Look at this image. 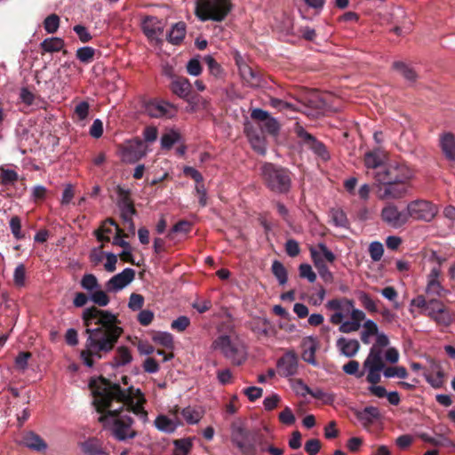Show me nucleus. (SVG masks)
I'll return each instance as SVG.
<instances>
[{"mask_svg":"<svg viewBox=\"0 0 455 455\" xmlns=\"http://www.w3.org/2000/svg\"><path fill=\"white\" fill-rule=\"evenodd\" d=\"M90 387L94 395L93 404L97 411L101 413L99 421L104 427L112 423V434L119 441L135 437L137 433L131 429L133 419L119 414L126 406L127 411L140 416L143 420L148 419V412L143 407L146 399L140 389L132 386L122 388L119 384L104 377L99 378V383L91 381Z\"/></svg>","mask_w":455,"mask_h":455,"instance_id":"f257e3e1","label":"nucleus"},{"mask_svg":"<svg viewBox=\"0 0 455 455\" xmlns=\"http://www.w3.org/2000/svg\"><path fill=\"white\" fill-rule=\"evenodd\" d=\"M186 36V24L183 21L175 23L167 35V40L172 44H180Z\"/></svg>","mask_w":455,"mask_h":455,"instance_id":"c85d7f7f","label":"nucleus"},{"mask_svg":"<svg viewBox=\"0 0 455 455\" xmlns=\"http://www.w3.org/2000/svg\"><path fill=\"white\" fill-rule=\"evenodd\" d=\"M82 319L87 339L80 352V359L85 366L92 368L97 360L113 351L124 330L117 315L94 306L83 312Z\"/></svg>","mask_w":455,"mask_h":455,"instance_id":"f03ea898","label":"nucleus"},{"mask_svg":"<svg viewBox=\"0 0 455 455\" xmlns=\"http://www.w3.org/2000/svg\"><path fill=\"white\" fill-rule=\"evenodd\" d=\"M204 61L208 66L210 73L214 76L215 77H218L220 76L222 72V68L220 65L215 60V59L211 56L207 55L204 58Z\"/></svg>","mask_w":455,"mask_h":455,"instance_id":"4d7b16f0","label":"nucleus"},{"mask_svg":"<svg viewBox=\"0 0 455 455\" xmlns=\"http://www.w3.org/2000/svg\"><path fill=\"white\" fill-rule=\"evenodd\" d=\"M312 260L320 276L323 279V281L326 283H332V273L329 270L328 267L326 266L323 259L320 258V256L315 251H312Z\"/></svg>","mask_w":455,"mask_h":455,"instance_id":"c756f323","label":"nucleus"},{"mask_svg":"<svg viewBox=\"0 0 455 455\" xmlns=\"http://www.w3.org/2000/svg\"><path fill=\"white\" fill-rule=\"evenodd\" d=\"M285 252L291 258L297 257L300 252L299 243L294 239H288L285 243Z\"/></svg>","mask_w":455,"mask_h":455,"instance_id":"338daca9","label":"nucleus"},{"mask_svg":"<svg viewBox=\"0 0 455 455\" xmlns=\"http://www.w3.org/2000/svg\"><path fill=\"white\" fill-rule=\"evenodd\" d=\"M326 308L335 311L330 317L332 324L339 325L342 333L357 331L366 315L363 311L355 307V301L347 298H337L326 303Z\"/></svg>","mask_w":455,"mask_h":455,"instance_id":"7ed1b4c3","label":"nucleus"},{"mask_svg":"<svg viewBox=\"0 0 455 455\" xmlns=\"http://www.w3.org/2000/svg\"><path fill=\"white\" fill-rule=\"evenodd\" d=\"M91 299L100 307H105L109 303V298L103 291H96L92 292Z\"/></svg>","mask_w":455,"mask_h":455,"instance_id":"0e129e2a","label":"nucleus"},{"mask_svg":"<svg viewBox=\"0 0 455 455\" xmlns=\"http://www.w3.org/2000/svg\"><path fill=\"white\" fill-rule=\"evenodd\" d=\"M376 184V196L379 200L400 199L405 195L403 190L398 187H394L390 183Z\"/></svg>","mask_w":455,"mask_h":455,"instance_id":"6ab92c4d","label":"nucleus"},{"mask_svg":"<svg viewBox=\"0 0 455 455\" xmlns=\"http://www.w3.org/2000/svg\"><path fill=\"white\" fill-rule=\"evenodd\" d=\"M312 251H315L320 256V258L323 259V261L325 259L326 261L332 263L336 259L334 253L330 251L328 247L323 243H318L315 248H310L311 255Z\"/></svg>","mask_w":455,"mask_h":455,"instance_id":"58836bf2","label":"nucleus"},{"mask_svg":"<svg viewBox=\"0 0 455 455\" xmlns=\"http://www.w3.org/2000/svg\"><path fill=\"white\" fill-rule=\"evenodd\" d=\"M26 280V267L23 264H19L14 269L13 273V282L14 284L18 287H22L25 285Z\"/></svg>","mask_w":455,"mask_h":455,"instance_id":"864d4df0","label":"nucleus"},{"mask_svg":"<svg viewBox=\"0 0 455 455\" xmlns=\"http://www.w3.org/2000/svg\"><path fill=\"white\" fill-rule=\"evenodd\" d=\"M340 354L346 357H354L360 349V343L357 339H347L344 337L338 339L336 343Z\"/></svg>","mask_w":455,"mask_h":455,"instance_id":"4be33fe9","label":"nucleus"},{"mask_svg":"<svg viewBox=\"0 0 455 455\" xmlns=\"http://www.w3.org/2000/svg\"><path fill=\"white\" fill-rule=\"evenodd\" d=\"M293 131L301 146L311 150L317 157L324 162L330 159L331 156L326 146L314 135L307 132L302 125L296 123Z\"/></svg>","mask_w":455,"mask_h":455,"instance_id":"1a4fd4ad","label":"nucleus"},{"mask_svg":"<svg viewBox=\"0 0 455 455\" xmlns=\"http://www.w3.org/2000/svg\"><path fill=\"white\" fill-rule=\"evenodd\" d=\"M383 373L386 378L398 377L400 379H405L408 376L407 370L403 366L387 367L384 369Z\"/></svg>","mask_w":455,"mask_h":455,"instance_id":"603ef678","label":"nucleus"},{"mask_svg":"<svg viewBox=\"0 0 455 455\" xmlns=\"http://www.w3.org/2000/svg\"><path fill=\"white\" fill-rule=\"evenodd\" d=\"M239 72L242 78L251 87H258L260 85V76L258 72L252 69L247 64L239 66Z\"/></svg>","mask_w":455,"mask_h":455,"instance_id":"cd10ccee","label":"nucleus"},{"mask_svg":"<svg viewBox=\"0 0 455 455\" xmlns=\"http://www.w3.org/2000/svg\"><path fill=\"white\" fill-rule=\"evenodd\" d=\"M385 156L379 150L369 151L364 155L363 163L366 168L376 171L381 170L384 164Z\"/></svg>","mask_w":455,"mask_h":455,"instance_id":"a878e982","label":"nucleus"},{"mask_svg":"<svg viewBox=\"0 0 455 455\" xmlns=\"http://www.w3.org/2000/svg\"><path fill=\"white\" fill-rule=\"evenodd\" d=\"M191 229H192L191 222L185 220H180L169 231V233L167 234V238L172 240L174 238L173 234L181 233V234L187 235L191 231Z\"/></svg>","mask_w":455,"mask_h":455,"instance_id":"ea45409f","label":"nucleus"},{"mask_svg":"<svg viewBox=\"0 0 455 455\" xmlns=\"http://www.w3.org/2000/svg\"><path fill=\"white\" fill-rule=\"evenodd\" d=\"M155 425L161 431L172 433L175 430V425L172 420L164 415H160L156 419Z\"/></svg>","mask_w":455,"mask_h":455,"instance_id":"79ce46f5","label":"nucleus"},{"mask_svg":"<svg viewBox=\"0 0 455 455\" xmlns=\"http://www.w3.org/2000/svg\"><path fill=\"white\" fill-rule=\"evenodd\" d=\"M440 147L445 158L449 161H455V136L447 132L440 138Z\"/></svg>","mask_w":455,"mask_h":455,"instance_id":"b1692460","label":"nucleus"},{"mask_svg":"<svg viewBox=\"0 0 455 455\" xmlns=\"http://www.w3.org/2000/svg\"><path fill=\"white\" fill-rule=\"evenodd\" d=\"M279 128L280 126L278 122L272 116L267 117V119L260 124V129L272 135L276 134L279 131Z\"/></svg>","mask_w":455,"mask_h":455,"instance_id":"8fccbe9b","label":"nucleus"},{"mask_svg":"<svg viewBox=\"0 0 455 455\" xmlns=\"http://www.w3.org/2000/svg\"><path fill=\"white\" fill-rule=\"evenodd\" d=\"M264 185L276 194H286L291 187V172L281 165L264 163L260 167Z\"/></svg>","mask_w":455,"mask_h":455,"instance_id":"39448f33","label":"nucleus"},{"mask_svg":"<svg viewBox=\"0 0 455 455\" xmlns=\"http://www.w3.org/2000/svg\"><path fill=\"white\" fill-rule=\"evenodd\" d=\"M83 450L87 455H106L102 449L94 443H85Z\"/></svg>","mask_w":455,"mask_h":455,"instance_id":"774afa93","label":"nucleus"},{"mask_svg":"<svg viewBox=\"0 0 455 455\" xmlns=\"http://www.w3.org/2000/svg\"><path fill=\"white\" fill-rule=\"evenodd\" d=\"M437 212V207L427 200H414L407 205L408 218L417 220L429 222L435 217Z\"/></svg>","mask_w":455,"mask_h":455,"instance_id":"9d476101","label":"nucleus"},{"mask_svg":"<svg viewBox=\"0 0 455 455\" xmlns=\"http://www.w3.org/2000/svg\"><path fill=\"white\" fill-rule=\"evenodd\" d=\"M165 75L172 78L170 89L172 93L180 99L190 101L189 96L191 94L192 85L189 80L187 77L173 75L172 69L166 70Z\"/></svg>","mask_w":455,"mask_h":455,"instance_id":"ddd939ff","label":"nucleus"},{"mask_svg":"<svg viewBox=\"0 0 455 455\" xmlns=\"http://www.w3.org/2000/svg\"><path fill=\"white\" fill-rule=\"evenodd\" d=\"M245 132L254 151L259 155L264 156L266 154L267 148L265 139L262 134L247 127L245 128Z\"/></svg>","mask_w":455,"mask_h":455,"instance_id":"bb28decb","label":"nucleus"},{"mask_svg":"<svg viewBox=\"0 0 455 455\" xmlns=\"http://www.w3.org/2000/svg\"><path fill=\"white\" fill-rule=\"evenodd\" d=\"M10 228L13 236L17 240L24 238V235L21 233V220L19 216H12L10 220Z\"/></svg>","mask_w":455,"mask_h":455,"instance_id":"6e6d98bb","label":"nucleus"},{"mask_svg":"<svg viewBox=\"0 0 455 455\" xmlns=\"http://www.w3.org/2000/svg\"><path fill=\"white\" fill-rule=\"evenodd\" d=\"M393 68L411 83H414L418 78L416 71L403 61H395L393 63Z\"/></svg>","mask_w":455,"mask_h":455,"instance_id":"2f4dec72","label":"nucleus"},{"mask_svg":"<svg viewBox=\"0 0 455 455\" xmlns=\"http://www.w3.org/2000/svg\"><path fill=\"white\" fill-rule=\"evenodd\" d=\"M180 139V135L176 131H170L169 132L164 133L161 137V146L164 149H171L172 146L178 142Z\"/></svg>","mask_w":455,"mask_h":455,"instance_id":"a19ab883","label":"nucleus"},{"mask_svg":"<svg viewBox=\"0 0 455 455\" xmlns=\"http://www.w3.org/2000/svg\"><path fill=\"white\" fill-rule=\"evenodd\" d=\"M132 361V355L129 347L125 346L118 347L115 355L109 363L113 368H118L129 364Z\"/></svg>","mask_w":455,"mask_h":455,"instance_id":"393cba45","label":"nucleus"},{"mask_svg":"<svg viewBox=\"0 0 455 455\" xmlns=\"http://www.w3.org/2000/svg\"><path fill=\"white\" fill-rule=\"evenodd\" d=\"M22 443L30 450L36 451H44L47 448L44 440L35 432H28L22 437Z\"/></svg>","mask_w":455,"mask_h":455,"instance_id":"5701e85b","label":"nucleus"},{"mask_svg":"<svg viewBox=\"0 0 455 455\" xmlns=\"http://www.w3.org/2000/svg\"><path fill=\"white\" fill-rule=\"evenodd\" d=\"M181 415L188 424H196L202 418L201 412L191 407L184 408L181 411Z\"/></svg>","mask_w":455,"mask_h":455,"instance_id":"de8ad7c7","label":"nucleus"},{"mask_svg":"<svg viewBox=\"0 0 455 455\" xmlns=\"http://www.w3.org/2000/svg\"><path fill=\"white\" fill-rule=\"evenodd\" d=\"M60 27V17L55 14H50L44 20V28L49 34L55 33Z\"/></svg>","mask_w":455,"mask_h":455,"instance_id":"37998d69","label":"nucleus"},{"mask_svg":"<svg viewBox=\"0 0 455 455\" xmlns=\"http://www.w3.org/2000/svg\"><path fill=\"white\" fill-rule=\"evenodd\" d=\"M380 217L383 222L394 228L403 227L409 220L408 212L399 211L398 207L394 204H387L384 206L381 210Z\"/></svg>","mask_w":455,"mask_h":455,"instance_id":"9b49d317","label":"nucleus"},{"mask_svg":"<svg viewBox=\"0 0 455 455\" xmlns=\"http://www.w3.org/2000/svg\"><path fill=\"white\" fill-rule=\"evenodd\" d=\"M117 195L119 197L118 205L121 209V218L124 220L125 218H131L132 215H135L137 211L132 200L131 199L129 190L118 187Z\"/></svg>","mask_w":455,"mask_h":455,"instance_id":"a211bd4d","label":"nucleus"},{"mask_svg":"<svg viewBox=\"0 0 455 455\" xmlns=\"http://www.w3.org/2000/svg\"><path fill=\"white\" fill-rule=\"evenodd\" d=\"M271 270H272L273 275L277 278V280L281 285H283L287 283V280H288L287 270L284 267V266L283 265V263H281L278 260H275L272 264Z\"/></svg>","mask_w":455,"mask_h":455,"instance_id":"e433bc0d","label":"nucleus"},{"mask_svg":"<svg viewBox=\"0 0 455 455\" xmlns=\"http://www.w3.org/2000/svg\"><path fill=\"white\" fill-rule=\"evenodd\" d=\"M89 103L87 101H81L76 106L74 113L77 116L78 120L84 121L89 115Z\"/></svg>","mask_w":455,"mask_h":455,"instance_id":"680f3d73","label":"nucleus"},{"mask_svg":"<svg viewBox=\"0 0 455 455\" xmlns=\"http://www.w3.org/2000/svg\"><path fill=\"white\" fill-rule=\"evenodd\" d=\"M364 369L384 370L385 363L382 358V350L377 346H372L369 355L363 362Z\"/></svg>","mask_w":455,"mask_h":455,"instance_id":"aec40b11","label":"nucleus"},{"mask_svg":"<svg viewBox=\"0 0 455 455\" xmlns=\"http://www.w3.org/2000/svg\"><path fill=\"white\" fill-rule=\"evenodd\" d=\"M256 433H253L241 425H232L231 442L237 447L242 455L257 454Z\"/></svg>","mask_w":455,"mask_h":455,"instance_id":"0eeeda50","label":"nucleus"},{"mask_svg":"<svg viewBox=\"0 0 455 455\" xmlns=\"http://www.w3.org/2000/svg\"><path fill=\"white\" fill-rule=\"evenodd\" d=\"M414 176L413 170L403 161L392 160L385 164L381 170L373 172V179L379 183H390L398 187L406 195L409 183Z\"/></svg>","mask_w":455,"mask_h":455,"instance_id":"20e7f679","label":"nucleus"},{"mask_svg":"<svg viewBox=\"0 0 455 455\" xmlns=\"http://www.w3.org/2000/svg\"><path fill=\"white\" fill-rule=\"evenodd\" d=\"M299 275L302 278H306L310 283H314L316 280V275L312 270V267L310 265L303 263L299 265Z\"/></svg>","mask_w":455,"mask_h":455,"instance_id":"e2e57ef3","label":"nucleus"},{"mask_svg":"<svg viewBox=\"0 0 455 455\" xmlns=\"http://www.w3.org/2000/svg\"><path fill=\"white\" fill-rule=\"evenodd\" d=\"M363 326L364 330L361 332V340L363 344H369L370 337L378 334V325L372 320L368 319Z\"/></svg>","mask_w":455,"mask_h":455,"instance_id":"473e14b6","label":"nucleus"},{"mask_svg":"<svg viewBox=\"0 0 455 455\" xmlns=\"http://www.w3.org/2000/svg\"><path fill=\"white\" fill-rule=\"evenodd\" d=\"M144 305V297L138 293H132L130 296L128 307L132 311H137L142 308Z\"/></svg>","mask_w":455,"mask_h":455,"instance_id":"69168bd1","label":"nucleus"},{"mask_svg":"<svg viewBox=\"0 0 455 455\" xmlns=\"http://www.w3.org/2000/svg\"><path fill=\"white\" fill-rule=\"evenodd\" d=\"M427 292L428 294L443 297L445 295L447 291L443 288L440 282L427 281Z\"/></svg>","mask_w":455,"mask_h":455,"instance_id":"13d9d810","label":"nucleus"},{"mask_svg":"<svg viewBox=\"0 0 455 455\" xmlns=\"http://www.w3.org/2000/svg\"><path fill=\"white\" fill-rule=\"evenodd\" d=\"M173 444L175 447L174 455H188L193 446L190 438L174 440Z\"/></svg>","mask_w":455,"mask_h":455,"instance_id":"c9c22d12","label":"nucleus"},{"mask_svg":"<svg viewBox=\"0 0 455 455\" xmlns=\"http://www.w3.org/2000/svg\"><path fill=\"white\" fill-rule=\"evenodd\" d=\"M356 419L362 422L364 427H368L373 424L375 420L381 418L379 410L374 406H366L362 411H355Z\"/></svg>","mask_w":455,"mask_h":455,"instance_id":"412c9836","label":"nucleus"},{"mask_svg":"<svg viewBox=\"0 0 455 455\" xmlns=\"http://www.w3.org/2000/svg\"><path fill=\"white\" fill-rule=\"evenodd\" d=\"M358 299L362 303L363 307L371 313H376L378 307L375 301L370 297V295L364 291L358 293Z\"/></svg>","mask_w":455,"mask_h":455,"instance_id":"a18cd8bd","label":"nucleus"},{"mask_svg":"<svg viewBox=\"0 0 455 455\" xmlns=\"http://www.w3.org/2000/svg\"><path fill=\"white\" fill-rule=\"evenodd\" d=\"M369 253L373 261L380 260L384 253L383 244L379 242H372L369 246Z\"/></svg>","mask_w":455,"mask_h":455,"instance_id":"5fc2aeb1","label":"nucleus"},{"mask_svg":"<svg viewBox=\"0 0 455 455\" xmlns=\"http://www.w3.org/2000/svg\"><path fill=\"white\" fill-rule=\"evenodd\" d=\"M189 325H190V319L186 315H181L172 322L171 328L179 332H182Z\"/></svg>","mask_w":455,"mask_h":455,"instance_id":"bf43d9fd","label":"nucleus"},{"mask_svg":"<svg viewBox=\"0 0 455 455\" xmlns=\"http://www.w3.org/2000/svg\"><path fill=\"white\" fill-rule=\"evenodd\" d=\"M95 52L92 47L84 46L76 50V56L82 63L89 64L93 61Z\"/></svg>","mask_w":455,"mask_h":455,"instance_id":"4c0bfd02","label":"nucleus"},{"mask_svg":"<svg viewBox=\"0 0 455 455\" xmlns=\"http://www.w3.org/2000/svg\"><path fill=\"white\" fill-rule=\"evenodd\" d=\"M276 366L281 376H293L298 371V357L293 352H288L278 359Z\"/></svg>","mask_w":455,"mask_h":455,"instance_id":"dca6fc26","label":"nucleus"},{"mask_svg":"<svg viewBox=\"0 0 455 455\" xmlns=\"http://www.w3.org/2000/svg\"><path fill=\"white\" fill-rule=\"evenodd\" d=\"M455 314L447 307H443L435 317V321L438 325L449 326L454 320Z\"/></svg>","mask_w":455,"mask_h":455,"instance_id":"72a5a7b5","label":"nucleus"},{"mask_svg":"<svg viewBox=\"0 0 455 455\" xmlns=\"http://www.w3.org/2000/svg\"><path fill=\"white\" fill-rule=\"evenodd\" d=\"M269 322L267 319L257 320L252 323L251 331L258 335L268 336Z\"/></svg>","mask_w":455,"mask_h":455,"instance_id":"3c124183","label":"nucleus"},{"mask_svg":"<svg viewBox=\"0 0 455 455\" xmlns=\"http://www.w3.org/2000/svg\"><path fill=\"white\" fill-rule=\"evenodd\" d=\"M65 45L63 39L60 37H50L44 39L40 44V48L44 52H60Z\"/></svg>","mask_w":455,"mask_h":455,"instance_id":"7c9ffc66","label":"nucleus"},{"mask_svg":"<svg viewBox=\"0 0 455 455\" xmlns=\"http://www.w3.org/2000/svg\"><path fill=\"white\" fill-rule=\"evenodd\" d=\"M0 180L4 186L14 185L19 180V175L14 170L0 167Z\"/></svg>","mask_w":455,"mask_h":455,"instance_id":"f704fd0d","label":"nucleus"},{"mask_svg":"<svg viewBox=\"0 0 455 455\" xmlns=\"http://www.w3.org/2000/svg\"><path fill=\"white\" fill-rule=\"evenodd\" d=\"M135 277V271L132 268L127 267L121 273L112 276L106 283L108 291H117L124 289Z\"/></svg>","mask_w":455,"mask_h":455,"instance_id":"2eb2a0df","label":"nucleus"},{"mask_svg":"<svg viewBox=\"0 0 455 455\" xmlns=\"http://www.w3.org/2000/svg\"><path fill=\"white\" fill-rule=\"evenodd\" d=\"M153 340L160 344L163 347H165L167 348H172L173 347V337L171 333L168 332H156L153 336Z\"/></svg>","mask_w":455,"mask_h":455,"instance_id":"c03bdc74","label":"nucleus"},{"mask_svg":"<svg viewBox=\"0 0 455 455\" xmlns=\"http://www.w3.org/2000/svg\"><path fill=\"white\" fill-rule=\"evenodd\" d=\"M359 363L355 360H351L347 363L344 364L342 370L348 375H354L357 379L362 378L364 375V371H359Z\"/></svg>","mask_w":455,"mask_h":455,"instance_id":"49530a36","label":"nucleus"},{"mask_svg":"<svg viewBox=\"0 0 455 455\" xmlns=\"http://www.w3.org/2000/svg\"><path fill=\"white\" fill-rule=\"evenodd\" d=\"M81 286L87 291H92L99 287V283L94 275L85 274L81 280Z\"/></svg>","mask_w":455,"mask_h":455,"instance_id":"052dcab7","label":"nucleus"},{"mask_svg":"<svg viewBox=\"0 0 455 455\" xmlns=\"http://www.w3.org/2000/svg\"><path fill=\"white\" fill-rule=\"evenodd\" d=\"M124 162L134 164L146 156V146L143 141L136 138L120 147Z\"/></svg>","mask_w":455,"mask_h":455,"instance_id":"f8f14e48","label":"nucleus"},{"mask_svg":"<svg viewBox=\"0 0 455 455\" xmlns=\"http://www.w3.org/2000/svg\"><path fill=\"white\" fill-rule=\"evenodd\" d=\"M215 349H220L223 355L231 361L234 365L243 364L247 356L244 347L233 342L229 336L220 335L212 343Z\"/></svg>","mask_w":455,"mask_h":455,"instance_id":"6e6552de","label":"nucleus"},{"mask_svg":"<svg viewBox=\"0 0 455 455\" xmlns=\"http://www.w3.org/2000/svg\"><path fill=\"white\" fill-rule=\"evenodd\" d=\"M444 305L438 299H432L428 300L426 315L432 320L440 311L443 310Z\"/></svg>","mask_w":455,"mask_h":455,"instance_id":"09e8293b","label":"nucleus"},{"mask_svg":"<svg viewBox=\"0 0 455 455\" xmlns=\"http://www.w3.org/2000/svg\"><path fill=\"white\" fill-rule=\"evenodd\" d=\"M230 0H196L195 14L201 21H223L232 11Z\"/></svg>","mask_w":455,"mask_h":455,"instance_id":"423d86ee","label":"nucleus"},{"mask_svg":"<svg viewBox=\"0 0 455 455\" xmlns=\"http://www.w3.org/2000/svg\"><path fill=\"white\" fill-rule=\"evenodd\" d=\"M146 112L151 117H172L176 111L173 105L164 100H154L149 101L145 108Z\"/></svg>","mask_w":455,"mask_h":455,"instance_id":"4468645a","label":"nucleus"},{"mask_svg":"<svg viewBox=\"0 0 455 455\" xmlns=\"http://www.w3.org/2000/svg\"><path fill=\"white\" fill-rule=\"evenodd\" d=\"M142 30L149 40H158L164 33V23L156 17L148 16L142 22Z\"/></svg>","mask_w":455,"mask_h":455,"instance_id":"f3484780","label":"nucleus"}]
</instances>
